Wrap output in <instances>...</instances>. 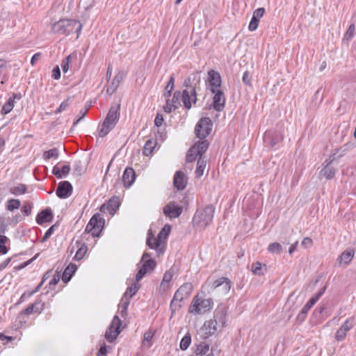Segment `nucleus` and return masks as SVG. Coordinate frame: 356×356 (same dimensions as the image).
<instances>
[{
  "label": "nucleus",
  "instance_id": "1",
  "mask_svg": "<svg viewBox=\"0 0 356 356\" xmlns=\"http://www.w3.org/2000/svg\"><path fill=\"white\" fill-rule=\"evenodd\" d=\"M200 83V76L198 72L191 74L184 83L186 88L183 90L182 94L180 91L175 92L172 99L170 100L171 103L177 106L178 108L180 105L179 99L181 98L184 107L186 109H190L192 103L195 104L197 100V90L199 89Z\"/></svg>",
  "mask_w": 356,
  "mask_h": 356
},
{
  "label": "nucleus",
  "instance_id": "2",
  "mask_svg": "<svg viewBox=\"0 0 356 356\" xmlns=\"http://www.w3.org/2000/svg\"><path fill=\"white\" fill-rule=\"evenodd\" d=\"M82 25L80 22L74 19H60L52 26V31L60 35H70L76 33L77 36L81 32Z\"/></svg>",
  "mask_w": 356,
  "mask_h": 356
},
{
  "label": "nucleus",
  "instance_id": "3",
  "mask_svg": "<svg viewBox=\"0 0 356 356\" xmlns=\"http://www.w3.org/2000/svg\"><path fill=\"white\" fill-rule=\"evenodd\" d=\"M120 105L112 106L104 119L99 132L101 138L106 136L116 125L120 115Z\"/></svg>",
  "mask_w": 356,
  "mask_h": 356
},
{
  "label": "nucleus",
  "instance_id": "4",
  "mask_svg": "<svg viewBox=\"0 0 356 356\" xmlns=\"http://www.w3.org/2000/svg\"><path fill=\"white\" fill-rule=\"evenodd\" d=\"M206 285L209 288V292H213L216 295L226 296L231 289V281L227 277H220L215 281L208 280Z\"/></svg>",
  "mask_w": 356,
  "mask_h": 356
},
{
  "label": "nucleus",
  "instance_id": "5",
  "mask_svg": "<svg viewBox=\"0 0 356 356\" xmlns=\"http://www.w3.org/2000/svg\"><path fill=\"white\" fill-rule=\"evenodd\" d=\"M213 307L211 298L204 299L195 296L191 303L188 311L194 315L202 314L209 312Z\"/></svg>",
  "mask_w": 356,
  "mask_h": 356
},
{
  "label": "nucleus",
  "instance_id": "6",
  "mask_svg": "<svg viewBox=\"0 0 356 356\" xmlns=\"http://www.w3.org/2000/svg\"><path fill=\"white\" fill-rule=\"evenodd\" d=\"M171 230V226L170 225H165L161 229L160 232L158 234L156 238L153 236H149L147 239V245L151 249H154L156 250L158 254H161L163 253V248L161 247V241L165 239Z\"/></svg>",
  "mask_w": 356,
  "mask_h": 356
},
{
  "label": "nucleus",
  "instance_id": "7",
  "mask_svg": "<svg viewBox=\"0 0 356 356\" xmlns=\"http://www.w3.org/2000/svg\"><path fill=\"white\" fill-rule=\"evenodd\" d=\"M193 286L191 283L186 282L181 285L175 292L174 297L170 303V309L172 312H175L177 308L176 302H181L184 299L187 298L190 296L192 293ZM178 307H181L179 305Z\"/></svg>",
  "mask_w": 356,
  "mask_h": 356
},
{
  "label": "nucleus",
  "instance_id": "8",
  "mask_svg": "<svg viewBox=\"0 0 356 356\" xmlns=\"http://www.w3.org/2000/svg\"><path fill=\"white\" fill-rule=\"evenodd\" d=\"M214 214V208L208 205L202 210L197 211L194 217V220L200 227H206L212 221Z\"/></svg>",
  "mask_w": 356,
  "mask_h": 356
},
{
  "label": "nucleus",
  "instance_id": "9",
  "mask_svg": "<svg viewBox=\"0 0 356 356\" xmlns=\"http://www.w3.org/2000/svg\"><path fill=\"white\" fill-rule=\"evenodd\" d=\"M140 262L143 263V266L136 275V282L140 281L149 271H152L156 265L155 260L151 258L148 252L143 254Z\"/></svg>",
  "mask_w": 356,
  "mask_h": 356
},
{
  "label": "nucleus",
  "instance_id": "10",
  "mask_svg": "<svg viewBox=\"0 0 356 356\" xmlns=\"http://www.w3.org/2000/svg\"><path fill=\"white\" fill-rule=\"evenodd\" d=\"M104 225V219L99 213L94 214L86 227V232L91 234L92 236H98Z\"/></svg>",
  "mask_w": 356,
  "mask_h": 356
},
{
  "label": "nucleus",
  "instance_id": "11",
  "mask_svg": "<svg viewBox=\"0 0 356 356\" xmlns=\"http://www.w3.org/2000/svg\"><path fill=\"white\" fill-rule=\"evenodd\" d=\"M213 127L212 121L209 118H201L195 128V133L200 139L206 138L211 133Z\"/></svg>",
  "mask_w": 356,
  "mask_h": 356
},
{
  "label": "nucleus",
  "instance_id": "12",
  "mask_svg": "<svg viewBox=\"0 0 356 356\" xmlns=\"http://www.w3.org/2000/svg\"><path fill=\"white\" fill-rule=\"evenodd\" d=\"M121 320L118 316H115L111 325L106 331L105 338L108 342H113L120 333Z\"/></svg>",
  "mask_w": 356,
  "mask_h": 356
},
{
  "label": "nucleus",
  "instance_id": "13",
  "mask_svg": "<svg viewBox=\"0 0 356 356\" xmlns=\"http://www.w3.org/2000/svg\"><path fill=\"white\" fill-rule=\"evenodd\" d=\"M339 152V149H335L330 157L325 160L324 168L320 171V177H325L327 179H332L337 172L336 168L332 165L333 162L335 161V155Z\"/></svg>",
  "mask_w": 356,
  "mask_h": 356
},
{
  "label": "nucleus",
  "instance_id": "14",
  "mask_svg": "<svg viewBox=\"0 0 356 356\" xmlns=\"http://www.w3.org/2000/svg\"><path fill=\"white\" fill-rule=\"evenodd\" d=\"M211 91L214 94L213 97V108L218 112L222 111L225 106V97L222 91L219 89L211 88Z\"/></svg>",
  "mask_w": 356,
  "mask_h": 356
},
{
  "label": "nucleus",
  "instance_id": "15",
  "mask_svg": "<svg viewBox=\"0 0 356 356\" xmlns=\"http://www.w3.org/2000/svg\"><path fill=\"white\" fill-rule=\"evenodd\" d=\"M182 211V207L175 202L168 203L163 209L164 215L170 218H178L181 214Z\"/></svg>",
  "mask_w": 356,
  "mask_h": 356
},
{
  "label": "nucleus",
  "instance_id": "16",
  "mask_svg": "<svg viewBox=\"0 0 356 356\" xmlns=\"http://www.w3.org/2000/svg\"><path fill=\"white\" fill-rule=\"evenodd\" d=\"M72 186L69 181H63L58 184L56 193L58 197L65 199L72 195Z\"/></svg>",
  "mask_w": 356,
  "mask_h": 356
},
{
  "label": "nucleus",
  "instance_id": "17",
  "mask_svg": "<svg viewBox=\"0 0 356 356\" xmlns=\"http://www.w3.org/2000/svg\"><path fill=\"white\" fill-rule=\"evenodd\" d=\"M187 177L181 171H177L175 174L173 184L177 190H184L187 184Z\"/></svg>",
  "mask_w": 356,
  "mask_h": 356
},
{
  "label": "nucleus",
  "instance_id": "18",
  "mask_svg": "<svg viewBox=\"0 0 356 356\" xmlns=\"http://www.w3.org/2000/svg\"><path fill=\"white\" fill-rule=\"evenodd\" d=\"M283 137L281 134H277L272 131H266L264 134V143L270 147L275 146L277 143L282 140Z\"/></svg>",
  "mask_w": 356,
  "mask_h": 356
},
{
  "label": "nucleus",
  "instance_id": "19",
  "mask_svg": "<svg viewBox=\"0 0 356 356\" xmlns=\"http://www.w3.org/2000/svg\"><path fill=\"white\" fill-rule=\"evenodd\" d=\"M136 174L133 168H127L122 175V181L124 187H130L134 182Z\"/></svg>",
  "mask_w": 356,
  "mask_h": 356
},
{
  "label": "nucleus",
  "instance_id": "20",
  "mask_svg": "<svg viewBox=\"0 0 356 356\" xmlns=\"http://www.w3.org/2000/svg\"><path fill=\"white\" fill-rule=\"evenodd\" d=\"M208 81L211 88L218 89L221 85L220 74L213 70L208 72Z\"/></svg>",
  "mask_w": 356,
  "mask_h": 356
},
{
  "label": "nucleus",
  "instance_id": "21",
  "mask_svg": "<svg viewBox=\"0 0 356 356\" xmlns=\"http://www.w3.org/2000/svg\"><path fill=\"white\" fill-rule=\"evenodd\" d=\"M124 72H119L113 79L111 84L108 86L106 92L109 95H112L118 88L121 81L123 79Z\"/></svg>",
  "mask_w": 356,
  "mask_h": 356
},
{
  "label": "nucleus",
  "instance_id": "22",
  "mask_svg": "<svg viewBox=\"0 0 356 356\" xmlns=\"http://www.w3.org/2000/svg\"><path fill=\"white\" fill-rule=\"evenodd\" d=\"M53 219V213L51 209H46L40 212L36 217V222L42 225L46 222H51Z\"/></svg>",
  "mask_w": 356,
  "mask_h": 356
},
{
  "label": "nucleus",
  "instance_id": "23",
  "mask_svg": "<svg viewBox=\"0 0 356 356\" xmlns=\"http://www.w3.org/2000/svg\"><path fill=\"white\" fill-rule=\"evenodd\" d=\"M76 268H77V267L75 264H70L66 267V268L65 269V270L63 273V277H62L63 281L65 283L69 282L72 276L76 271Z\"/></svg>",
  "mask_w": 356,
  "mask_h": 356
},
{
  "label": "nucleus",
  "instance_id": "24",
  "mask_svg": "<svg viewBox=\"0 0 356 356\" xmlns=\"http://www.w3.org/2000/svg\"><path fill=\"white\" fill-rule=\"evenodd\" d=\"M70 171V166L68 165H63L61 168L58 167L57 165H55L53 168L52 173L58 178L61 179L63 178V175H67L69 174Z\"/></svg>",
  "mask_w": 356,
  "mask_h": 356
},
{
  "label": "nucleus",
  "instance_id": "25",
  "mask_svg": "<svg viewBox=\"0 0 356 356\" xmlns=\"http://www.w3.org/2000/svg\"><path fill=\"white\" fill-rule=\"evenodd\" d=\"M355 252L352 250H346L342 252L339 257V264L341 266L343 263L348 264L353 259Z\"/></svg>",
  "mask_w": 356,
  "mask_h": 356
},
{
  "label": "nucleus",
  "instance_id": "26",
  "mask_svg": "<svg viewBox=\"0 0 356 356\" xmlns=\"http://www.w3.org/2000/svg\"><path fill=\"white\" fill-rule=\"evenodd\" d=\"M225 312L224 309H217L215 311L213 320H217L218 327H223L225 325Z\"/></svg>",
  "mask_w": 356,
  "mask_h": 356
},
{
  "label": "nucleus",
  "instance_id": "27",
  "mask_svg": "<svg viewBox=\"0 0 356 356\" xmlns=\"http://www.w3.org/2000/svg\"><path fill=\"white\" fill-rule=\"evenodd\" d=\"M316 302V298H311L307 304L304 306V307L302 309L300 314L298 315V319L300 321H304L306 314H307L308 311L315 305Z\"/></svg>",
  "mask_w": 356,
  "mask_h": 356
},
{
  "label": "nucleus",
  "instance_id": "28",
  "mask_svg": "<svg viewBox=\"0 0 356 356\" xmlns=\"http://www.w3.org/2000/svg\"><path fill=\"white\" fill-rule=\"evenodd\" d=\"M217 320L210 319L204 322L203 327L209 335L213 334L218 330Z\"/></svg>",
  "mask_w": 356,
  "mask_h": 356
},
{
  "label": "nucleus",
  "instance_id": "29",
  "mask_svg": "<svg viewBox=\"0 0 356 356\" xmlns=\"http://www.w3.org/2000/svg\"><path fill=\"white\" fill-rule=\"evenodd\" d=\"M209 351V345L206 342H201L197 345L195 353L197 355L208 356Z\"/></svg>",
  "mask_w": 356,
  "mask_h": 356
},
{
  "label": "nucleus",
  "instance_id": "30",
  "mask_svg": "<svg viewBox=\"0 0 356 356\" xmlns=\"http://www.w3.org/2000/svg\"><path fill=\"white\" fill-rule=\"evenodd\" d=\"M209 147V143L207 140L200 139L193 146V148H196V151L200 154V156L204 153Z\"/></svg>",
  "mask_w": 356,
  "mask_h": 356
},
{
  "label": "nucleus",
  "instance_id": "31",
  "mask_svg": "<svg viewBox=\"0 0 356 356\" xmlns=\"http://www.w3.org/2000/svg\"><path fill=\"white\" fill-rule=\"evenodd\" d=\"M207 167V160L204 158L200 157L197 161V167L195 169V175L197 178L202 177L204 174V171Z\"/></svg>",
  "mask_w": 356,
  "mask_h": 356
},
{
  "label": "nucleus",
  "instance_id": "32",
  "mask_svg": "<svg viewBox=\"0 0 356 356\" xmlns=\"http://www.w3.org/2000/svg\"><path fill=\"white\" fill-rule=\"evenodd\" d=\"M76 243L78 250H76L74 259L76 261H80L85 256L88 250V247L85 244H81L79 242H77Z\"/></svg>",
  "mask_w": 356,
  "mask_h": 356
},
{
  "label": "nucleus",
  "instance_id": "33",
  "mask_svg": "<svg viewBox=\"0 0 356 356\" xmlns=\"http://www.w3.org/2000/svg\"><path fill=\"white\" fill-rule=\"evenodd\" d=\"M120 206V203L118 200L111 199L108 202V205L106 207L105 204H103L101 208V211H104L106 209H108L109 212L111 213L112 212H115Z\"/></svg>",
  "mask_w": 356,
  "mask_h": 356
},
{
  "label": "nucleus",
  "instance_id": "34",
  "mask_svg": "<svg viewBox=\"0 0 356 356\" xmlns=\"http://www.w3.org/2000/svg\"><path fill=\"white\" fill-rule=\"evenodd\" d=\"M266 265H262L260 262H255L252 264L251 270L254 275H263L266 271V269H264Z\"/></svg>",
  "mask_w": 356,
  "mask_h": 356
},
{
  "label": "nucleus",
  "instance_id": "35",
  "mask_svg": "<svg viewBox=\"0 0 356 356\" xmlns=\"http://www.w3.org/2000/svg\"><path fill=\"white\" fill-rule=\"evenodd\" d=\"M39 305H40L39 302H35L33 304H31L29 307H27L24 310L23 312L27 315L31 314L33 313L40 312V311L42 310V305H40V307H39Z\"/></svg>",
  "mask_w": 356,
  "mask_h": 356
},
{
  "label": "nucleus",
  "instance_id": "36",
  "mask_svg": "<svg viewBox=\"0 0 356 356\" xmlns=\"http://www.w3.org/2000/svg\"><path fill=\"white\" fill-rule=\"evenodd\" d=\"M140 287L139 284L138 282H134L131 284V286L128 287L126 292L123 295V296H126V298H131L138 291Z\"/></svg>",
  "mask_w": 356,
  "mask_h": 356
},
{
  "label": "nucleus",
  "instance_id": "37",
  "mask_svg": "<svg viewBox=\"0 0 356 356\" xmlns=\"http://www.w3.org/2000/svg\"><path fill=\"white\" fill-rule=\"evenodd\" d=\"M59 156V152L57 148H52L47 151H45L43 154V158L45 160H49L51 159H57Z\"/></svg>",
  "mask_w": 356,
  "mask_h": 356
},
{
  "label": "nucleus",
  "instance_id": "38",
  "mask_svg": "<svg viewBox=\"0 0 356 356\" xmlns=\"http://www.w3.org/2000/svg\"><path fill=\"white\" fill-rule=\"evenodd\" d=\"M191 343V336L189 332H187L181 339L179 344L180 349L186 350Z\"/></svg>",
  "mask_w": 356,
  "mask_h": 356
},
{
  "label": "nucleus",
  "instance_id": "39",
  "mask_svg": "<svg viewBox=\"0 0 356 356\" xmlns=\"http://www.w3.org/2000/svg\"><path fill=\"white\" fill-rule=\"evenodd\" d=\"M174 270L172 269H170L169 270L166 271L163 275L161 287H163L164 289L168 287V285L165 284H168L172 280Z\"/></svg>",
  "mask_w": 356,
  "mask_h": 356
},
{
  "label": "nucleus",
  "instance_id": "40",
  "mask_svg": "<svg viewBox=\"0 0 356 356\" xmlns=\"http://www.w3.org/2000/svg\"><path fill=\"white\" fill-rule=\"evenodd\" d=\"M10 193L14 195H19L24 194L26 191V186L24 184H19L10 188Z\"/></svg>",
  "mask_w": 356,
  "mask_h": 356
},
{
  "label": "nucleus",
  "instance_id": "41",
  "mask_svg": "<svg viewBox=\"0 0 356 356\" xmlns=\"http://www.w3.org/2000/svg\"><path fill=\"white\" fill-rule=\"evenodd\" d=\"M156 143L152 141V140H148L143 147V154L146 156H149L152 152Z\"/></svg>",
  "mask_w": 356,
  "mask_h": 356
},
{
  "label": "nucleus",
  "instance_id": "42",
  "mask_svg": "<svg viewBox=\"0 0 356 356\" xmlns=\"http://www.w3.org/2000/svg\"><path fill=\"white\" fill-rule=\"evenodd\" d=\"M198 156H200V154L196 151V148L191 147L186 155V161L191 163L194 161Z\"/></svg>",
  "mask_w": 356,
  "mask_h": 356
},
{
  "label": "nucleus",
  "instance_id": "43",
  "mask_svg": "<svg viewBox=\"0 0 356 356\" xmlns=\"http://www.w3.org/2000/svg\"><path fill=\"white\" fill-rule=\"evenodd\" d=\"M14 107V102L13 98H9L8 102L3 106L1 113L2 114H8L10 113Z\"/></svg>",
  "mask_w": 356,
  "mask_h": 356
},
{
  "label": "nucleus",
  "instance_id": "44",
  "mask_svg": "<svg viewBox=\"0 0 356 356\" xmlns=\"http://www.w3.org/2000/svg\"><path fill=\"white\" fill-rule=\"evenodd\" d=\"M20 201L17 199H11L8 201L7 209L9 211H13L17 209L20 207Z\"/></svg>",
  "mask_w": 356,
  "mask_h": 356
},
{
  "label": "nucleus",
  "instance_id": "45",
  "mask_svg": "<svg viewBox=\"0 0 356 356\" xmlns=\"http://www.w3.org/2000/svg\"><path fill=\"white\" fill-rule=\"evenodd\" d=\"M268 250L271 253L280 254L282 250V248L279 243H273L268 245Z\"/></svg>",
  "mask_w": 356,
  "mask_h": 356
},
{
  "label": "nucleus",
  "instance_id": "46",
  "mask_svg": "<svg viewBox=\"0 0 356 356\" xmlns=\"http://www.w3.org/2000/svg\"><path fill=\"white\" fill-rule=\"evenodd\" d=\"M8 238L4 235H0V253L2 254H7L8 250L5 246V243L7 242Z\"/></svg>",
  "mask_w": 356,
  "mask_h": 356
},
{
  "label": "nucleus",
  "instance_id": "47",
  "mask_svg": "<svg viewBox=\"0 0 356 356\" xmlns=\"http://www.w3.org/2000/svg\"><path fill=\"white\" fill-rule=\"evenodd\" d=\"M354 326V321L352 318L347 319L340 327L345 332H348Z\"/></svg>",
  "mask_w": 356,
  "mask_h": 356
},
{
  "label": "nucleus",
  "instance_id": "48",
  "mask_svg": "<svg viewBox=\"0 0 356 356\" xmlns=\"http://www.w3.org/2000/svg\"><path fill=\"white\" fill-rule=\"evenodd\" d=\"M354 34H355V24H352L350 25L348 29L346 32L345 35H344V39H346L347 40H350L353 38Z\"/></svg>",
  "mask_w": 356,
  "mask_h": 356
},
{
  "label": "nucleus",
  "instance_id": "49",
  "mask_svg": "<svg viewBox=\"0 0 356 356\" xmlns=\"http://www.w3.org/2000/svg\"><path fill=\"white\" fill-rule=\"evenodd\" d=\"M71 60V55L67 56L65 59L62 60L61 68L64 73H66L69 70V63Z\"/></svg>",
  "mask_w": 356,
  "mask_h": 356
},
{
  "label": "nucleus",
  "instance_id": "50",
  "mask_svg": "<svg viewBox=\"0 0 356 356\" xmlns=\"http://www.w3.org/2000/svg\"><path fill=\"white\" fill-rule=\"evenodd\" d=\"M346 332H345L340 327L335 333V339L338 341H341L345 339L346 337Z\"/></svg>",
  "mask_w": 356,
  "mask_h": 356
},
{
  "label": "nucleus",
  "instance_id": "51",
  "mask_svg": "<svg viewBox=\"0 0 356 356\" xmlns=\"http://www.w3.org/2000/svg\"><path fill=\"white\" fill-rule=\"evenodd\" d=\"M176 108H177V106L172 104L170 100H168L165 105L163 106L165 112L168 113L172 112V111L175 110Z\"/></svg>",
  "mask_w": 356,
  "mask_h": 356
},
{
  "label": "nucleus",
  "instance_id": "52",
  "mask_svg": "<svg viewBox=\"0 0 356 356\" xmlns=\"http://www.w3.org/2000/svg\"><path fill=\"white\" fill-rule=\"evenodd\" d=\"M265 9L264 8H259L257 10H255L254 12L253 13L252 17L259 20L261 17H263Z\"/></svg>",
  "mask_w": 356,
  "mask_h": 356
},
{
  "label": "nucleus",
  "instance_id": "53",
  "mask_svg": "<svg viewBox=\"0 0 356 356\" xmlns=\"http://www.w3.org/2000/svg\"><path fill=\"white\" fill-rule=\"evenodd\" d=\"M69 106V103H68V99H67L66 100H65L64 102H63L60 106L58 107V108L55 111V113L56 114H58L59 113H61L64 111H65Z\"/></svg>",
  "mask_w": 356,
  "mask_h": 356
},
{
  "label": "nucleus",
  "instance_id": "54",
  "mask_svg": "<svg viewBox=\"0 0 356 356\" xmlns=\"http://www.w3.org/2000/svg\"><path fill=\"white\" fill-rule=\"evenodd\" d=\"M32 207H33L32 204L29 203V202L26 203L23 206L22 209V211L24 213V215L29 216L31 213Z\"/></svg>",
  "mask_w": 356,
  "mask_h": 356
},
{
  "label": "nucleus",
  "instance_id": "55",
  "mask_svg": "<svg viewBox=\"0 0 356 356\" xmlns=\"http://www.w3.org/2000/svg\"><path fill=\"white\" fill-rule=\"evenodd\" d=\"M251 80H252V78H251V76L249 73L248 71H245L244 73H243V77H242V81L243 82L244 84L245 85H250L251 83Z\"/></svg>",
  "mask_w": 356,
  "mask_h": 356
},
{
  "label": "nucleus",
  "instance_id": "56",
  "mask_svg": "<svg viewBox=\"0 0 356 356\" xmlns=\"http://www.w3.org/2000/svg\"><path fill=\"white\" fill-rule=\"evenodd\" d=\"M56 227L55 225L51 226L47 230V232H45L42 239V242H44L46 240H47L51 236V234H53V232L54 230V227Z\"/></svg>",
  "mask_w": 356,
  "mask_h": 356
},
{
  "label": "nucleus",
  "instance_id": "57",
  "mask_svg": "<svg viewBox=\"0 0 356 356\" xmlns=\"http://www.w3.org/2000/svg\"><path fill=\"white\" fill-rule=\"evenodd\" d=\"M258 24H259V20L254 17H252V19L250 22L249 27H248L249 30L251 31L256 30L258 27Z\"/></svg>",
  "mask_w": 356,
  "mask_h": 356
},
{
  "label": "nucleus",
  "instance_id": "58",
  "mask_svg": "<svg viewBox=\"0 0 356 356\" xmlns=\"http://www.w3.org/2000/svg\"><path fill=\"white\" fill-rule=\"evenodd\" d=\"M129 305V298H126V296H122V298L120 300V307H121V309H127Z\"/></svg>",
  "mask_w": 356,
  "mask_h": 356
},
{
  "label": "nucleus",
  "instance_id": "59",
  "mask_svg": "<svg viewBox=\"0 0 356 356\" xmlns=\"http://www.w3.org/2000/svg\"><path fill=\"white\" fill-rule=\"evenodd\" d=\"M52 77L56 80L60 78V70L58 66H56L54 68L52 71Z\"/></svg>",
  "mask_w": 356,
  "mask_h": 356
},
{
  "label": "nucleus",
  "instance_id": "60",
  "mask_svg": "<svg viewBox=\"0 0 356 356\" xmlns=\"http://www.w3.org/2000/svg\"><path fill=\"white\" fill-rule=\"evenodd\" d=\"M312 243H313V242H312V238H309V237H306V238H305L302 240V243H301V245H302V246H304L305 248H308V247L312 246Z\"/></svg>",
  "mask_w": 356,
  "mask_h": 356
},
{
  "label": "nucleus",
  "instance_id": "61",
  "mask_svg": "<svg viewBox=\"0 0 356 356\" xmlns=\"http://www.w3.org/2000/svg\"><path fill=\"white\" fill-rule=\"evenodd\" d=\"M41 53H36L35 54L31 60V63L32 65H34L37 61H38L41 58Z\"/></svg>",
  "mask_w": 356,
  "mask_h": 356
},
{
  "label": "nucleus",
  "instance_id": "62",
  "mask_svg": "<svg viewBox=\"0 0 356 356\" xmlns=\"http://www.w3.org/2000/svg\"><path fill=\"white\" fill-rule=\"evenodd\" d=\"M163 122V117L158 114L154 120L155 125L159 127L161 126Z\"/></svg>",
  "mask_w": 356,
  "mask_h": 356
},
{
  "label": "nucleus",
  "instance_id": "63",
  "mask_svg": "<svg viewBox=\"0 0 356 356\" xmlns=\"http://www.w3.org/2000/svg\"><path fill=\"white\" fill-rule=\"evenodd\" d=\"M153 337V334L151 332H147L144 334V343L145 342H150Z\"/></svg>",
  "mask_w": 356,
  "mask_h": 356
},
{
  "label": "nucleus",
  "instance_id": "64",
  "mask_svg": "<svg viewBox=\"0 0 356 356\" xmlns=\"http://www.w3.org/2000/svg\"><path fill=\"white\" fill-rule=\"evenodd\" d=\"M174 81H175L174 76H173V75H172L170 78L168 85L165 87V90H168V88L169 89L170 88V90H173Z\"/></svg>",
  "mask_w": 356,
  "mask_h": 356
}]
</instances>
